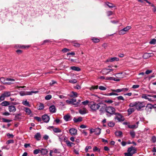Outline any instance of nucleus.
Returning <instances> with one entry per match:
<instances>
[{"label": "nucleus", "instance_id": "cd10ccee", "mask_svg": "<svg viewBox=\"0 0 156 156\" xmlns=\"http://www.w3.org/2000/svg\"><path fill=\"white\" fill-rule=\"evenodd\" d=\"M73 120L74 122H81L82 120V117H79L78 119L74 118Z\"/></svg>", "mask_w": 156, "mask_h": 156}, {"label": "nucleus", "instance_id": "393cba45", "mask_svg": "<svg viewBox=\"0 0 156 156\" xmlns=\"http://www.w3.org/2000/svg\"><path fill=\"white\" fill-rule=\"evenodd\" d=\"M40 152L42 155H45L47 154L48 151L47 149H42L41 150Z\"/></svg>", "mask_w": 156, "mask_h": 156}, {"label": "nucleus", "instance_id": "a18cd8bd", "mask_svg": "<svg viewBox=\"0 0 156 156\" xmlns=\"http://www.w3.org/2000/svg\"><path fill=\"white\" fill-rule=\"evenodd\" d=\"M52 97V96H51V95H46L45 98V99L46 100H49Z\"/></svg>", "mask_w": 156, "mask_h": 156}, {"label": "nucleus", "instance_id": "7ed1b4c3", "mask_svg": "<svg viewBox=\"0 0 156 156\" xmlns=\"http://www.w3.org/2000/svg\"><path fill=\"white\" fill-rule=\"evenodd\" d=\"M115 109L112 107L106 106L105 112L110 115H112L115 113Z\"/></svg>", "mask_w": 156, "mask_h": 156}, {"label": "nucleus", "instance_id": "864d4df0", "mask_svg": "<svg viewBox=\"0 0 156 156\" xmlns=\"http://www.w3.org/2000/svg\"><path fill=\"white\" fill-rule=\"evenodd\" d=\"M99 88L101 90H105L106 89V88L103 86H99Z\"/></svg>", "mask_w": 156, "mask_h": 156}, {"label": "nucleus", "instance_id": "f03ea898", "mask_svg": "<svg viewBox=\"0 0 156 156\" xmlns=\"http://www.w3.org/2000/svg\"><path fill=\"white\" fill-rule=\"evenodd\" d=\"M136 153V149L133 146L129 147L127 150V152L124 153L125 156H132L133 154Z\"/></svg>", "mask_w": 156, "mask_h": 156}, {"label": "nucleus", "instance_id": "bb28decb", "mask_svg": "<svg viewBox=\"0 0 156 156\" xmlns=\"http://www.w3.org/2000/svg\"><path fill=\"white\" fill-rule=\"evenodd\" d=\"M1 105L2 106H6L10 105V103L8 101H4L1 103Z\"/></svg>", "mask_w": 156, "mask_h": 156}, {"label": "nucleus", "instance_id": "79ce46f5", "mask_svg": "<svg viewBox=\"0 0 156 156\" xmlns=\"http://www.w3.org/2000/svg\"><path fill=\"white\" fill-rule=\"evenodd\" d=\"M41 151V150L39 149H37L34 151V154H36L40 153Z\"/></svg>", "mask_w": 156, "mask_h": 156}, {"label": "nucleus", "instance_id": "9d476101", "mask_svg": "<svg viewBox=\"0 0 156 156\" xmlns=\"http://www.w3.org/2000/svg\"><path fill=\"white\" fill-rule=\"evenodd\" d=\"M148 97H151L154 98H156V95L143 94L141 96L142 98H144L146 99H147ZM155 100H156V99Z\"/></svg>", "mask_w": 156, "mask_h": 156}, {"label": "nucleus", "instance_id": "6e6552de", "mask_svg": "<svg viewBox=\"0 0 156 156\" xmlns=\"http://www.w3.org/2000/svg\"><path fill=\"white\" fill-rule=\"evenodd\" d=\"M131 28L130 26H127L126 27L124 28L123 29L121 30L119 32V35H122L125 34L126 32Z\"/></svg>", "mask_w": 156, "mask_h": 156}, {"label": "nucleus", "instance_id": "e433bc0d", "mask_svg": "<svg viewBox=\"0 0 156 156\" xmlns=\"http://www.w3.org/2000/svg\"><path fill=\"white\" fill-rule=\"evenodd\" d=\"M115 134L117 136H120L122 134V133L121 131H117L115 132Z\"/></svg>", "mask_w": 156, "mask_h": 156}, {"label": "nucleus", "instance_id": "5701e85b", "mask_svg": "<svg viewBox=\"0 0 156 156\" xmlns=\"http://www.w3.org/2000/svg\"><path fill=\"white\" fill-rule=\"evenodd\" d=\"M101 129L99 128L95 129L94 133L95 134L99 135L101 133Z\"/></svg>", "mask_w": 156, "mask_h": 156}, {"label": "nucleus", "instance_id": "ea45409f", "mask_svg": "<svg viewBox=\"0 0 156 156\" xmlns=\"http://www.w3.org/2000/svg\"><path fill=\"white\" fill-rule=\"evenodd\" d=\"M115 123L112 122L110 121L108 123V125L110 127H113L115 125Z\"/></svg>", "mask_w": 156, "mask_h": 156}, {"label": "nucleus", "instance_id": "de8ad7c7", "mask_svg": "<svg viewBox=\"0 0 156 156\" xmlns=\"http://www.w3.org/2000/svg\"><path fill=\"white\" fill-rule=\"evenodd\" d=\"M136 102L131 103L129 105V106L131 107H133V106H135L136 107Z\"/></svg>", "mask_w": 156, "mask_h": 156}, {"label": "nucleus", "instance_id": "2eb2a0df", "mask_svg": "<svg viewBox=\"0 0 156 156\" xmlns=\"http://www.w3.org/2000/svg\"><path fill=\"white\" fill-rule=\"evenodd\" d=\"M104 75H106L109 73L108 69L104 68L101 72Z\"/></svg>", "mask_w": 156, "mask_h": 156}, {"label": "nucleus", "instance_id": "6e6d98bb", "mask_svg": "<svg viewBox=\"0 0 156 156\" xmlns=\"http://www.w3.org/2000/svg\"><path fill=\"white\" fill-rule=\"evenodd\" d=\"M69 49L67 48H64L63 49L62 51L63 52H66L69 51Z\"/></svg>", "mask_w": 156, "mask_h": 156}, {"label": "nucleus", "instance_id": "c85d7f7f", "mask_svg": "<svg viewBox=\"0 0 156 156\" xmlns=\"http://www.w3.org/2000/svg\"><path fill=\"white\" fill-rule=\"evenodd\" d=\"M70 118V116L69 114L66 115L63 117L64 119L66 121H69Z\"/></svg>", "mask_w": 156, "mask_h": 156}, {"label": "nucleus", "instance_id": "c756f323", "mask_svg": "<svg viewBox=\"0 0 156 156\" xmlns=\"http://www.w3.org/2000/svg\"><path fill=\"white\" fill-rule=\"evenodd\" d=\"M44 104L42 103H41L39 104L37 108L38 110H42L44 109Z\"/></svg>", "mask_w": 156, "mask_h": 156}, {"label": "nucleus", "instance_id": "0eeeda50", "mask_svg": "<svg viewBox=\"0 0 156 156\" xmlns=\"http://www.w3.org/2000/svg\"><path fill=\"white\" fill-rule=\"evenodd\" d=\"M11 95V92L8 91H4L1 95L2 101L5 99V98L8 97Z\"/></svg>", "mask_w": 156, "mask_h": 156}, {"label": "nucleus", "instance_id": "39448f33", "mask_svg": "<svg viewBox=\"0 0 156 156\" xmlns=\"http://www.w3.org/2000/svg\"><path fill=\"white\" fill-rule=\"evenodd\" d=\"M145 106V105L144 102H136V108L137 110H140L141 108Z\"/></svg>", "mask_w": 156, "mask_h": 156}, {"label": "nucleus", "instance_id": "412c9836", "mask_svg": "<svg viewBox=\"0 0 156 156\" xmlns=\"http://www.w3.org/2000/svg\"><path fill=\"white\" fill-rule=\"evenodd\" d=\"M21 115V113H19L18 114H16L15 115V118L14 119V120H18L21 119V118L20 116Z\"/></svg>", "mask_w": 156, "mask_h": 156}, {"label": "nucleus", "instance_id": "603ef678", "mask_svg": "<svg viewBox=\"0 0 156 156\" xmlns=\"http://www.w3.org/2000/svg\"><path fill=\"white\" fill-rule=\"evenodd\" d=\"M69 82L70 83H75L77 82V81L76 80V79H73L70 80L69 81Z\"/></svg>", "mask_w": 156, "mask_h": 156}, {"label": "nucleus", "instance_id": "58836bf2", "mask_svg": "<svg viewBox=\"0 0 156 156\" xmlns=\"http://www.w3.org/2000/svg\"><path fill=\"white\" fill-rule=\"evenodd\" d=\"M98 88V86H92L89 88L90 90L92 91L94 89H97Z\"/></svg>", "mask_w": 156, "mask_h": 156}, {"label": "nucleus", "instance_id": "4be33fe9", "mask_svg": "<svg viewBox=\"0 0 156 156\" xmlns=\"http://www.w3.org/2000/svg\"><path fill=\"white\" fill-rule=\"evenodd\" d=\"M66 143L68 147H73L75 145L74 143L70 142L69 140H66Z\"/></svg>", "mask_w": 156, "mask_h": 156}, {"label": "nucleus", "instance_id": "c9c22d12", "mask_svg": "<svg viewBox=\"0 0 156 156\" xmlns=\"http://www.w3.org/2000/svg\"><path fill=\"white\" fill-rule=\"evenodd\" d=\"M105 4L109 8H113L115 7V6L113 5L112 3H110L108 2H106Z\"/></svg>", "mask_w": 156, "mask_h": 156}, {"label": "nucleus", "instance_id": "9b49d317", "mask_svg": "<svg viewBox=\"0 0 156 156\" xmlns=\"http://www.w3.org/2000/svg\"><path fill=\"white\" fill-rule=\"evenodd\" d=\"M42 119L44 122L46 123L48 122L50 118L47 115H44L42 116Z\"/></svg>", "mask_w": 156, "mask_h": 156}, {"label": "nucleus", "instance_id": "4c0bfd02", "mask_svg": "<svg viewBox=\"0 0 156 156\" xmlns=\"http://www.w3.org/2000/svg\"><path fill=\"white\" fill-rule=\"evenodd\" d=\"M134 109L133 108H129L128 110V112L129 115L131 114L134 111Z\"/></svg>", "mask_w": 156, "mask_h": 156}, {"label": "nucleus", "instance_id": "f8f14e48", "mask_svg": "<svg viewBox=\"0 0 156 156\" xmlns=\"http://www.w3.org/2000/svg\"><path fill=\"white\" fill-rule=\"evenodd\" d=\"M69 132L71 135L75 136L77 134V130L74 128H71L69 129Z\"/></svg>", "mask_w": 156, "mask_h": 156}, {"label": "nucleus", "instance_id": "69168bd1", "mask_svg": "<svg viewBox=\"0 0 156 156\" xmlns=\"http://www.w3.org/2000/svg\"><path fill=\"white\" fill-rule=\"evenodd\" d=\"M139 87V85H134L133 86L132 88L133 89L138 88Z\"/></svg>", "mask_w": 156, "mask_h": 156}, {"label": "nucleus", "instance_id": "6ab92c4d", "mask_svg": "<svg viewBox=\"0 0 156 156\" xmlns=\"http://www.w3.org/2000/svg\"><path fill=\"white\" fill-rule=\"evenodd\" d=\"M119 58L116 57H113L109 59H108L106 60V62H113L115 61H118Z\"/></svg>", "mask_w": 156, "mask_h": 156}, {"label": "nucleus", "instance_id": "aec40b11", "mask_svg": "<svg viewBox=\"0 0 156 156\" xmlns=\"http://www.w3.org/2000/svg\"><path fill=\"white\" fill-rule=\"evenodd\" d=\"M20 94L21 96H23L26 95H31V93H29V91L25 92L24 91H21L20 93Z\"/></svg>", "mask_w": 156, "mask_h": 156}, {"label": "nucleus", "instance_id": "4d7b16f0", "mask_svg": "<svg viewBox=\"0 0 156 156\" xmlns=\"http://www.w3.org/2000/svg\"><path fill=\"white\" fill-rule=\"evenodd\" d=\"M117 98L118 100H122L124 101V100L123 97L121 96H119L118 97H116V98Z\"/></svg>", "mask_w": 156, "mask_h": 156}, {"label": "nucleus", "instance_id": "2f4dec72", "mask_svg": "<svg viewBox=\"0 0 156 156\" xmlns=\"http://www.w3.org/2000/svg\"><path fill=\"white\" fill-rule=\"evenodd\" d=\"M24 109L25 112L28 115H30L31 113V111L29 108L26 107L24 108Z\"/></svg>", "mask_w": 156, "mask_h": 156}, {"label": "nucleus", "instance_id": "f3484780", "mask_svg": "<svg viewBox=\"0 0 156 156\" xmlns=\"http://www.w3.org/2000/svg\"><path fill=\"white\" fill-rule=\"evenodd\" d=\"M49 109L51 112L55 113L56 112V108L54 105H52L50 106Z\"/></svg>", "mask_w": 156, "mask_h": 156}, {"label": "nucleus", "instance_id": "49530a36", "mask_svg": "<svg viewBox=\"0 0 156 156\" xmlns=\"http://www.w3.org/2000/svg\"><path fill=\"white\" fill-rule=\"evenodd\" d=\"M156 43V39H153L150 42V44H155Z\"/></svg>", "mask_w": 156, "mask_h": 156}, {"label": "nucleus", "instance_id": "72a5a7b5", "mask_svg": "<svg viewBox=\"0 0 156 156\" xmlns=\"http://www.w3.org/2000/svg\"><path fill=\"white\" fill-rule=\"evenodd\" d=\"M139 123V122H136V125H130L129 126V128L131 129H134V128H136L138 127V124Z\"/></svg>", "mask_w": 156, "mask_h": 156}, {"label": "nucleus", "instance_id": "5fc2aeb1", "mask_svg": "<svg viewBox=\"0 0 156 156\" xmlns=\"http://www.w3.org/2000/svg\"><path fill=\"white\" fill-rule=\"evenodd\" d=\"M14 140H8L6 141V144H9L10 143H14Z\"/></svg>", "mask_w": 156, "mask_h": 156}, {"label": "nucleus", "instance_id": "052dcab7", "mask_svg": "<svg viewBox=\"0 0 156 156\" xmlns=\"http://www.w3.org/2000/svg\"><path fill=\"white\" fill-rule=\"evenodd\" d=\"M105 102L108 103H112L113 102V101L112 100H105Z\"/></svg>", "mask_w": 156, "mask_h": 156}, {"label": "nucleus", "instance_id": "09e8293b", "mask_svg": "<svg viewBox=\"0 0 156 156\" xmlns=\"http://www.w3.org/2000/svg\"><path fill=\"white\" fill-rule=\"evenodd\" d=\"M146 108H148V109H151L153 108V105H152L151 104H147L146 106Z\"/></svg>", "mask_w": 156, "mask_h": 156}, {"label": "nucleus", "instance_id": "8fccbe9b", "mask_svg": "<svg viewBox=\"0 0 156 156\" xmlns=\"http://www.w3.org/2000/svg\"><path fill=\"white\" fill-rule=\"evenodd\" d=\"M89 101L88 100H86L82 102V103L84 105H86L88 104Z\"/></svg>", "mask_w": 156, "mask_h": 156}, {"label": "nucleus", "instance_id": "0e129e2a", "mask_svg": "<svg viewBox=\"0 0 156 156\" xmlns=\"http://www.w3.org/2000/svg\"><path fill=\"white\" fill-rule=\"evenodd\" d=\"M150 97H148L147 100L150 101H153L155 100H154L153 98H150Z\"/></svg>", "mask_w": 156, "mask_h": 156}, {"label": "nucleus", "instance_id": "774afa93", "mask_svg": "<svg viewBox=\"0 0 156 156\" xmlns=\"http://www.w3.org/2000/svg\"><path fill=\"white\" fill-rule=\"evenodd\" d=\"M107 14L108 16H109L112 14V12L111 11H108L107 12Z\"/></svg>", "mask_w": 156, "mask_h": 156}, {"label": "nucleus", "instance_id": "c03bdc74", "mask_svg": "<svg viewBox=\"0 0 156 156\" xmlns=\"http://www.w3.org/2000/svg\"><path fill=\"white\" fill-rule=\"evenodd\" d=\"M2 119L4 122H9L12 121L11 120L3 118H2Z\"/></svg>", "mask_w": 156, "mask_h": 156}, {"label": "nucleus", "instance_id": "7c9ffc66", "mask_svg": "<svg viewBox=\"0 0 156 156\" xmlns=\"http://www.w3.org/2000/svg\"><path fill=\"white\" fill-rule=\"evenodd\" d=\"M91 40L94 43H98L100 41L99 39L97 38L94 37H92L91 39Z\"/></svg>", "mask_w": 156, "mask_h": 156}, {"label": "nucleus", "instance_id": "ddd939ff", "mask_svg": "<svg viewBox=\"0 0 156 156\" xmlns=\"http://www.w3.org/2000/svg\"><path fill=\"white\" fill-rule=\"evenodd\" d=\"M88 111L85 108H83L82 109L79 110V112L81 115H84L86 113H88Z\"/></svg>", "mask_w": 156, "mask_h": 156}, {"label": "nucleus", "instance_id": "b1692460", "mask_svg": "<svg viewBox=\"0 0 156 156\" xmlns=\"http://www.w3.org/2000/svg\"><path fill=\"white\" fill-rule=\"evenodd\" d=\"M70 69L75 71H79L80 70V69L78 67L75 66H71L70 67Z\"/></svg>", "mask_w": 156, "mask_h": 156}, {"label": "nucleus", "instance_id": "3c124183", "mask_svg": "<svg viewBox=\"0 0 156 156\" xmlns=\"http://www.w3.org/2000/svg\"><path fill=\"white\" fill-rule=\"evenodd\" d=\"M151 140L153 143H155L156 142V137L154 136H152L151 138Z\"/></svg>", "mask_w": 156, "mask_h": 156}, {"label": "nucleus", "instance_id": "a19ab883", "mask_svg": "<svg viewBox=\"0 0 156 156\" xmlns=\"http://www.w3.org/2000/svg\"><path fill=\"white\" fill-rule=\"evenodd\" d=\"M150 57L149 54L145 53L143 55V57L144 58L147 59Z\"/></svg>", "mask_w": 156, "mask_h": 156}, {"label": "nucleus", "instance_id": "473e14b6", "mask_svg": "<svg viewBox=\"0 0 156 156\" xmlns=\"http://www.w3.org/2000/svg\"><path fill=\"white\" fill-rule=\"evenodd\" d=\"M71 93L72 94L70 96V97L76 98L78 96V94L76 92L74 91H72Z\"/></svg>", "mask_w": 156, "mask_h": 156}, {"label": "nucleus", "instance_id": "4468645a", "mask_svg": "<svg viewBox=\"0 0 156 156\" xmlns=\"http://www.w3.org/2000/svg\"><path fill=\"white\" fill-rule=\"evenodd\" d=\"M76 101V99L72 98L70 100H67L66 101V102L68 104H71L73 105H76V104H74V102Z\"/></svg>", "mask_w": 156, "mask_h": 156}, {"label": "nucleus", "instance_id": "1a4fd4ad", "mask_svg": "<svg viewBox=\"0 0 156 156\" xmlns=\"http://www.w3.org/2000/svg\"><path fill=\"white\" fill-rule=\"evenodd\" d=\"M1 81L3 83V84H5V83L6 82V81H15V80L13 79L10 78H5L4 77H2L0 78Z\"/></svg>", "mask_w": 156, "mask_h": 156}, {"label": "nucleus", "instance_id": "338daca9", "mask_svg": "<svg viewBox=\"0 0 156 156\" xmlns=\"http://www.w3.org/2000/svg\"><path fill=\"white\" fill-rule=\"evenodd\" d=\"M48 136L47 135H45L43 136V138L46 140H47L48 139Z\"/></svg>", "mask_w": 156, "mask_h": 156}, {"label": "nucleus", "instance_id": "dca6fc26", "mask_svg": "<svg viewBox=\"0 0 156 156\" xmlns=\"http://www.w3.org/2000/svg\"><path fill=\"white\" fill-rule=\"evenodd\" d=\"M9 110L10 112H14L16 111V109L15 106L10 105L9 107Z\"/></svg>", "mask_w": 156, "mask_h": 156}, {"label": "nucleus", "instance_id": "423d86ee", "mask_svg": "<svg viewBox=\"0 0 156 156\" xmlns=\"http://www.w3.org/2000/svg\"><path fill=\"white\" fill-rule=\"evenodd\" d=\"M100 108H101L100 109L99 111L100 112V115H102L106 111V105L102 103H100Z\"/></svg>", "mask_w": 156, "mask_h": 156}, {"label": "nucleus", "instance_id": "e2e57ef3", "mask_svg": "<svg viewBox=\"0 0 156 156\" xmlns=\"http://www.w3.org/2000/svg\"><path fill=\"white\" fill-rule=\"evenodd\" d=\"M74 88H75L76 89L79 90V89H80L81 88V87L80 86L78 85H76V86L74 87Z\"/></svg>", "mask_w": 156, "mask_h": 156}, {"label": "nucleus", "instance_id": "a211bd4d", "mask_svg": "<svg viewBox=\"0 0 156 156\" xmlns=\"http://www.w3.org/2000/svg\"><path fill=\"white\" fill-rule=\"evenodd\" d=\"M34 138L37 140H40L41 138V136L40 133H37L34 135Z\"/></svg>", "mask_w": 156, "mask_h": 156}, {"label": "nucleus", "instance_id": "13d9d810", "mask_svg": "<svg viewBox=\"0 0 156 156\" xmlns=\"http://www.w3.org/2000/svg\"><path fill=\"white\" fill-rule=\"evenodd\" d=\"M107 95H109V96H111V95H118V94L116 93L112 92V93H110L107 94Z\"/></svg>", "mask_w": 156, "mask_h": 156}, {"label": "nucleus", "instance_id": "f704fd0d", "mask_svg": "<svg viewBox=\"0 0 156 156\" xmlns=\"http://www.w3.org/2000/svg\"><path fill=\"white\" fill-rule=\"evenodd\" d=\"M22 104L25 106H27L29 107L30 106V105L29 104V102L27 101V100L25 101H23Z\"/></svg>", "mask_w": 156, "mask_h": 156}, {"label": "nucleus", "instance_id": "bf43d9fd", "mask_svg": "<svg viewBox=\"0 0 156 156\" xmlns=\"http://www.w3.org/2000/svg\"><path fill=\"white\" fill-rule=\"evenodd\" d=\"M16 52L19 55L20 54L23 52V51L20 50H17L16 51Z\"/></svg>", "mask_w": 156, "mask_h": 156}, {"label": "nucleus", "instance_id": "680f3d73", "mask_svg": "<svg viewBox=\"0 0 156 156\" xmlns=\"http://www.w3.org/2000/svg\"><path fill=\"white\" fill-rule=\"evenodd\" d=\"M34 118V119H36L38 122H40L41 120V118L39 117H35Z\"/></svg>", "mask_w": 156, "mask_h": 156}, {"label": "nucleus", "instance_id": "a878e982", "mask_svg": "<svg viewBox=\"0 0 156 156\" xmlns=\"http://www.w3.org/2000/svg\"><path fill=\"white\" fill-rule=\"evenodd\" d=\"M53 131L55 133H59L62 132V130L58 127H55L54 128Z\"/></svg>", "mask_w": 156, "mask_h": 156}, {"label": "nucleus", "instance_id": "37998d69", "mask_svg": "<svg viewBox=\"0 0 156 156\" xmlns=\"http://www.w3.org/2000/svg\"><path fill=\"white\" fill-rule=\"evenodd\" d=\"M130 134L131 136L132 137V138H134L135 137V132L134 131H130Z\"/></svg>", "mask_w": 156, "mask_h": 156}, {"label": "nucleus", "instance_id": "20e7f679", "mask_svg": "<svg viewBox=\"0 0 156 156\" xmlns=\"http://www.w3.org/2000/svg\"><path fill=\"white\" fill-rule=\"evenodd\" d=\"M116 116L114 119L115 120H117L119 122L123 121L124 120V117L119 113H115Z\"/></svg>", "mask_w": 156, "mask_h": 156}, {"label": "nucleus", "instance_id": "f257e3e1", "mask_svg": "<svg viewBox=\"0 0 156 156\" xmlns=\"http://www.w3.org/2000/svg\"><path fill=\"white\" fill-rule=\"evenodd\" d=\"M100 103H96L94 101H91L89 105L91 111L93 112H96L100 108Z\"/></svg>", "mask_w": 156, "mask_h": 156}]
</instances>
